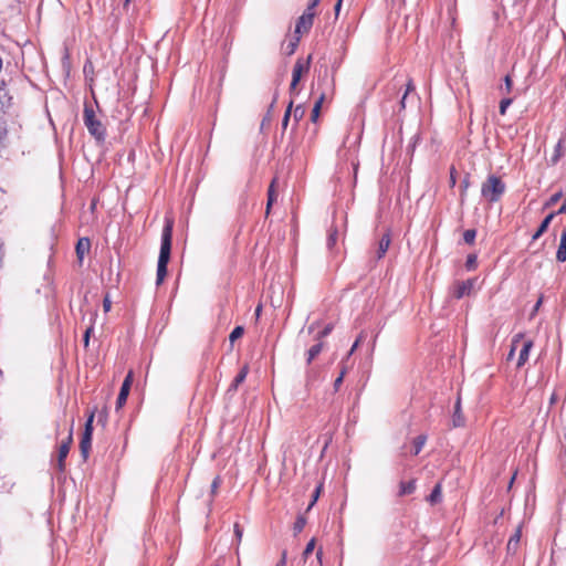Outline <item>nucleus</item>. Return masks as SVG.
<instances>
[{
    "instance_id": "nucleus-1",
    "label": "nucleus",
    "mask_w": 566,
    "mask_h": 566,
    "mask_svg": "<svg viewBox=\"0 0 566 566\" xmlns=\"http://www.w3.org/2000/svg\"><path fill=\"white\" fill-rule=\"evenodd\" d=\"M172 227L174 221L171 219H167L161 233V244L157 264V285L161 284L167 275V264L169 262L171 251Z\"/></svg>"
},
{
    "instance_id": "nucleus-2",
    "label": "nucleus",
    "mask_w": 566,
    "mask_h": 566,
    "mask_svg": "<svg viewBox=\"0 0 566 566\" xmlns=\"http://www.w3.org/2000/svg\"><path fill=\"white\" fill-rule=\"evenodd\" d=\"M504 192L505 184L494 175L489 176L481 187L482 197L490 202L499 201Z\"/></svg>"
},
{
    "instance_id": "nucleus-3",
    "label": "nucleus",
    "mask_w": 566,
    "mask_h": 566,
    "mask_svg": "<svg viewBox=\"0 0 566 566\" xmlns=\"http://www.w3.org/2000/svg\"><path fill=\"white\" fill-rule=\"evenodd\" d=\"M83 120L90 134L97 140L105 138V127L99 119L96 118L95 112L92 106L85 105L83 112Z\"/></svg>"
},
{
    "instance_id": "nucleus-4",
    "label": "nucleus",
    "mask_w": 566,
    "mask_h": 566,
    "mask_svg": "<svg viewBox=\"0 0 566 566\" xmlns=\"http://www.w3.org/2000/svg\"><path fill=\"white\" fill-rule=\"evenodd\" d=\"M312 61V55H308L306 60L297 59L293 72H292V82L290 85V91L293 93L301 81V77L304 73L310 71V65Z\"/></svg>"
},
{
    "instance_id": "nucleus-5",
    "label": "nucleus",
    "mask_w": 566,
    "mask_h": 566,
    "mask_svg": "<svg viewBox=\"0 0 566 566\" xmlns=\"http://www.w3.org/2000/svg\"><path fill=\"white\" fill-rule=\"evenodd\" d=\"M314 15V11H311L308 9L304 11V13L298 18L295 27V33L297 35H301L310 31V29L313 25Z\"/></svg>"
},
{
    "instance_id": "nucleus-6",
    "label": "nucleus",
    "mask_w": 566,
    "mask_h": 566,
    "mask_svg": "<svg viewBox=\"0 0 566 566\" xmlns=\"http://www.w3.org/2000/svg\"><path fill=\"white\" fill-rule=\"evenodd\" d=\"M133 379H134L133 371L130 370L122 384L120 391L118 394L117 401H116L117 409L122 408L125 405L127 397L129 395Z\"/></svg>"
},
{
    "instance_id": "nucleus-7",
    "label": "nucleus",
    "mask_w": 566,
    "mask_h": 566,
    "mask_svg": "<svg viewBox=\"0 0 566 566\" xmlns=\"http://www.w3.org/2000/svg\"><path fill=\"white\" fill-rule=\"evenodd\" d=\"M72 441H73V439H72V430H71L66 440L63 441L59 448L57 467H59V470H61V471L64 469V462L70 452Z\"/></svg>"
},
{
    "instance_id": "nucleus-8",
    "label": "nucleus",
    "mask_w": 566,
    "mask_h": 566,
    "mask_svg": "<svg viewBox=\"0 0 566 566\" xmlns=\"http://www.w3.org/2000/svg\"><path fill=\"white\" fill-rule=\"evenodd\" d=\"M475 282V279H470L461 283H458L453 292L454 297L462 298L465 295H470L472 290L474 289Z\"/></svg>"
},
{
    "instance_id": "nucleus-9",
    "label": "nucleus",
    "mask_w": 566,
    "mask_h": 566,
    "mask_svg": "<svg viewBox=\"0 0 566 566\" xmlns=\"http://www.w3.org/2000/svg\"><path fill=\"white\" fill-rule=\"evenodd\" d=\"M532 347H533L532 339H524L522 342L520 354H518V359H517V364H516L517 368H521L522 366L525 365V363L528 359L530 352H531Z\"/></svg>"
},
{
    "instance_id": "nucleus-10",
    "label": "nucleus",
    "mask_w": 566,
    "mask_h": 566,
    "mask_svg": "<svg viewBox=\"0 0 566 566\" xmlns=\"http://www.w3.org/2000/svg\"><path fill=\"white\" fill-rule=\"evenodd\" d=\"M91 249V241L87 238H81L76 243V256L78 261L82 263L84 256L86 253L90 252Z\"/></svg>"
},
{
    "instance_id": "nucleus-11",
    "label": "nucleus",
    "mask_w": 566,
    "mask_h": 566,
    "mask_svg": "<svg viewBox=\"0 0 566 566\" xmlns=\"http://www.w3.org/2000/svg\"><path fill=\"white\" fill-rule=\"evenodd\" d=\"M391 238L389 232H385L378 242L377 259H381L390 245Z\"/></svg>"
},
{
    "instance_id": "nucleus-12",
    "label": "nucleus",
    "mask_w": 566,
    "mask_h": 566,
    "mask_svg": "<svg viewBox=\"0 0 566 566\" xmlns=\"http://www.w3.org/2000/svg\"><path fill=\"white\" fill-rule=\"evenodd\" d=\"M522 536V530L521 526H518L513 535H511L509 542H507V551L511 553H515L518 548V544Z\"/></svg>"
},
{
    "instance_id": "nucleus-13",
    "label": "nucleus",
    "mask_w": 566,
    "mask_h": 566,
    "mask_svg": "<svg viewBox=\"0 0 566 566\" xmlns=\"http://www.w3.org/2000/svg\"><path fill=\"white\" fill-rule=\"evenodd\" d=\"M556 259L558 262L566 261V228L562 231L559 247L556 252Z\"/></svg>"
},
{
    "instance_id": "nucleus-14",
    "label": "nucleus",
    "mask_w": 566,
    "mask_h": 566,
    "mask_svg": "<svg viewBox=\"0 0 566 566\" xmlns=\"http://www.w3.org/2000/svg\"><path fill=\"white\" fill-rule=\"evenodd\" d=\"M248 373H249V367L245 365L241 368L239 374L233 379V382L231 384L229 391H231V390L235 391L238 389V387L245 380Z\"/></svg>"
},
{
    "instance_id": "nucleus-15",
    "label": "nucleus",
    "mask_w": 566,
    "mask_h": 566,
    "mask_svg": "<svg viewBox=\"0 0 566 566\" xmlns=\"http://www.w3.org/2000/svg\"><path fill=\"white\" fill-rule=\"evenodd\" d=\"M91 446H92V437H90L88 434H83L81 442H80V450H81V454L84 460H86L88 458Z\"/></svg>"
},
{
    "instance_id": "nucleus-16",
    "label": "nucleus",
    "mask_w": 566,
    "mask_h": 566,
    "mask_svg": "<svg viewBox=\"0 0 566 566\" xmlns=\"http://www.w3.org/2000/svg\"><path fill=\"white\" fill-rule=\"evenodd\" d=\"M12 97L4 87H0V112H6L11 106Z\"/></svg>"
},
{
    "instance_id": "nucleus-17",
    "label": "nucleus",
    "mask_w": 566,
    "mask_h": 566,
    "mask_svg": "<svg viewBox=\"0 0 566 566\" xmlns=\"http://www.w3.org/2000/svg\"><path fill=\"white\" fill-rule=\"evenodd\" d=\"M453 426L454 427H461L464 424V418L461 413V400L460 397H458L455 406H454V413L452 417Z\"/></svg>"
},
{
    "instance_id": "nucleus-18",
    "label": "nucleus",
    "mask_w": 566,
    "mask_h": 566,
    "mask_svg": "<svg viewBox=\"0 0 566 566\" xmlns=\"http://www.w3.org/2000/svg\"><path fill=\"white\" fill-rule=\"evenodd\" d=\"M557 212H552L542 221L539 228L533 235V240H537L547 230L549 223L552 222Z\"/></svg>"
},
{
    "instance_id": "nucleus-19",
    "label": "nucleus",
    "mask_w": 566,
    "mask_h": 566,
    "mask_svg": "<svg viewBox=\"0 0 566 566\" xmlns=\"http://www.w3.org/2000/svg\"><path fill=\"white\" fill-rule=\"evenodd\" d=\"M323 342H318L317 344L313 345L308 350H307V358H306V363L307 364H311L318 355L319 353L322 352L323 349Z\"/></svg>"
},
{
    "instance_id": "nucleus-20",
    "label": "nucleus",
    "mask_w": 566,
    "mask_h": 566,
    "mask_svg": "<svg viewBox=\"0 0 566 566\" xmlns=\"http://www.w3.org/2000/svg\"><path fill=\"white\" fill-rule=\"evenodd\" d=\"M415 490H416V481L415 480H411L409 482H401L399 495L403 496V495L411 494V493H413Z\"/></svg>"
},
{
    "instance_id": "nucleus-21",
    "label": "nucleus",
    "mask_w": 566,
    "mask_h": 566,
    "mask_svg": "<svg viewBox=\"0 0 566 566\" xmlns=\"http://www.w3.org/2000/svg\"><path fill=\"white\" fill-rule=\"evenodd\" d=\"M428 501L432 505L441 501V485L439 483L433 488L432 492L428 496Z\"/></svg>"
},
{
    "instance_id": "nucleus-22",
    "label": "nucleus",
    "mask_w": 566,
    "mask_h": 566,
    "mask_svg": "<svg viewBox=\"0 0 566 566\" xmlns=\"http://www.w3.org/2000/svg\"><path fill=\"white\" fill-rule=\"evenodd\" d=\"M427 441V437L424 434H420L418 436L415 440H413V450H412V453L415 455L419 454L421 449L423 448L424 443Z\"/></svg>"
},
{
    "instance_id": "nucleus-23",
    "label": "nucleus",
    "mask_w": 566,
    "mask_h": 566,
    "mask_svg": "<svg viewBox=\"0 0 566 566\" xmlns=\"http://www.w3.org/2000/svg\"><path fill=\"white\" fill-rule=\"evenodd\" d=\"M564 151H563V140H559L556 146H555V149H554V154L553 156L551 157V164L552 165H556L557 161L560 159V157L563 156Z\"/></svg>"
},
{
    "instance_id": "nucleus-24",
    "label": "nucleus",
    "mask_w": 566,
    "mask_h": 566,
    "mask_svg": "<svg viewBox=\"0 0 566 566\" xmlns=\"http://www.w3.org/2000/svg\"><path fill=\"white\" fill-rule=\"evenodd\" d=\"M274 182H275V180L272 181V184L270 185L269 190H268L266 213L270 212V208L276 199V193L274 191Z\"/></svg>"
},
{
    "instance_id": "nucleus-25",
    "label": "nucleus",
    "mask_w": 566,
    "mask_h": 566,
    "mask_svg": "<svg viewBox=\"0 0 566 566\" xmlns=\"http://www.w3.org/2000/svg\"><path fill=\"white\" fill-rule=\"evenodd\" d=\"M305 525H306V518L302 515L297 516V518L294 523V526H293L294 534L297 535L298 533H301L303 531V528L305 527Z\"/></svg>"
},
{
    "instance_id": "nucleus-26",
    "label": "nucleus",
    "mask_w": 566,
    "mask_h": 566,
    "mask_svg": "<svg viewBox=\"0 0 566 566\" xmlns=\"http://www.w3.org/2000/svg\"><path fill=\"white\" fill-rule=\"evenodd\" d=\"M244 333V328L242 326H237L230 334L229 340L233 344L237 339H239Z\"/></svg>"
},
{
    "instance_id": "nucleus-27",
    "label": "nucleus",
    "mask_w": 566,
    "mask_h": 566,
    "mask_svg": "<svg viewBox=\"0 0 566 566\" xmlns=\"http://www.w3.org/2000/svg\"><path fill=\"white\" fill-rule=\"evenodd\" d=\"M323 99H324V94L321 95V97L318 98V101L314 104V107L312 109V120H316L318 115H319V109H321V106H322V103H323Z\"/></svg>"
},
{
    "instance_id": "nucleus-28",
    "label": "nucleus",
    "mask_w": 566,
    "mask_h": 566,
    "mask_svg": "<svg viewBox=\"0 0 566 566\" xmlns=\"http://www.w3.org/2000/svg\"><path fill=\"white\" fill-rule=\"evenodd\" d=\"M93 421H94V412H91V415L88 416V418L86 420L83 434H88L90 437H92V434H93Z\"/></svg>"
},
{
    "instance_id": "nucleus-29",
    "label": "nucleus",
    "mask_w": 566,
    "mask_h": 566,
    "mask_svg": "<svg viewBox=\"0 0 566 566\" xmlns=\"http://www.w3.org/2000/svg\"><path fill=\"white\" fill-rule=\"evenodd\" d=\"M523 340H524V334H522V333L516 334L512 339V344H511L512 352H515L520 347V345H522Z\"/></svg>"
},
{
    "instance_id": "nucleus-30",
    "label": "nucleus",
    "mask_w": 566,
    "mask_h": 566,
    "mask_svg": "<svg viewBox=\"0 0 566 566\" xmlns=\"http://www.w3.org/2000/svg\"><path fill=\"white\" fill-rule=\"evenodd\" d=\"M476 232L473 229H469L463 233V240L468 244H472L475 240Z\"/></svg>"
},
{
    "instance_id": "nucleus-31",
    "label": "nucleus",
    "mask_w": 566,
    "mask_h": 566,
    "mask_svg": "<svg viewBox=\"0 0 566 566\" xmlns=\"http://www.w3.org/2000/svg\"><path fill=\"white\" fill-rule=\"evenodd\" d=\"M563 197V192L562 191H558L556 193H554L549 199L548 201L545 203V208H548V207H552L554 205H556Z\"/></svg>"
},
{
    "instance_id": "nucleus-32",
    "label": "nucleus",
    "mask_w": 566,
    "mask_h": 566,
    "mask_svg": "<svg viewBox=\"0 0 566 566\" xmlns=\"http://www.w3.org/2000/svg\"><path fill=\"white\" fill-rule=\"evenodd\" d=\"M315 538H312L307 544H306V547L303 552V557L306 559L312 553L313 551L315 549Z\"/></svg>"
},
{
    "instance_id": "nucleus-33",
    "label": "nucleus",
    "mask_w": 566,
    "mask_h": 566,
    "mask_svg": "<svg viewBox=\"0 0 566 566\" xmlns=\"http://www.w3.org/2000/svg\"><path fill=\"white\" fill-rule=\"evenodd\" d=\"M305 114V109L303 106L298 105L294 108V112H293V117H294V120L297 123L300 122L303 116Z\"/></svg>"
},
{
    "instance_id": "nucleus-34",
    "label": "nucleus",
    "mask_w": 566,
    "mask_h": 566,
    "mask_svg": "<svg viewBox=\"0 0 566 566\" xmlns=\"http://www.w3.org/2000/svg\"><path fill=\"white\" fill-rule=\"evenodd\" d=\"M298 42H300V35L295 36V39H294V40H292V41L287 44V46H286V49H287V54H293V53L295 52V50H296V48H297Z\"/></svg>"
},
{
    "instance_id": "nucleus-35",
    "label": "nucleus",
    "mask_w": 566,
    "mask_h": 566,
    "mask_svg": "<svg viewBox=\"0 0 566 566\" xmlns=\"http://www.w3.org/2000/svg\"><path fill=\"white\" fill-rule=\"evenodd\" d=\"M233 532H234V537L238 542V545L240 544L241 539H242V536H243V530L241 528V526L239 525V523H235L234 526H233Z\"/></svg>"
},
{
    "instance_id": "nucleus-36",
    "label": "nucleus",
    "mask_w": 566,
    "mask_h": 566,
    "mask_svg": "<svg viewBox=\"0 0 566 566\" xmlns=\"http://www.w3.org/2000/svg\"><path fill=\"white\" fill-rule=\"evenodd\" d=\"M413 90H415L413 83H412V81H411V80H409V81H408V83H407L406 92H405V94H403V96H402V98H401V102H400V104H401V107H402V108L405 107V101H406L407 95H408L410 92H412Z\"/></svg>"
},
{
    "instance_id": "nucleus-37",
    "label": "nucleus",
    "mask_w": 566,
    "mask_h": 566,
    "mask_svg": "<svg viewBox=\"0 0 566 566\" xmlns=\"http://www.w3.org/2000/svg\"><path fill=\"white\" fill-rule=\"evenodd\" d=\"M512 102H513L512 98H503L500 102V113L502 115H504L506 113V108L512 104Z\"/></svg>"
},
{
    "instance_id": "nucleus-38",
    "label": "nucleus",
    "mask_w": 566,
    "mask_h": 566,
    "mask_svg": "<svg viewBox=\"0 0 566 566\" xmlns=\"http://www.w3.org/2000/svg\"><path fill=\"white\" fill-rule=\"evenodd\" d=\"M221 485V479L220 476H216L211 483V494L214 495Z\"/></svg>"
},
{
    "instance_id": "nucleus-39",
    "label": "nucleus",
    "mask_w": 566,
    "mask_h": 566,
    "mask_svg": "<svg viewBox=\"0 0 566 566\" xmlns=\"http://www.w3.org/2000/svg\"><path fill=\"white\" fill-rule=\"evenodd\" d=\"M512 85H513V83H512L511 76L506 75L504 78V88H505L506 93L511 92Z\"/></svg>"
},
{
    "instance_id": "nucleus-40",
    "label": "nucleus",
    "mask_w": 566,
    "mask_h": 566,
    "mask_svg": "<svg viewBox=\"0 0 566 566\" xmlns=\"http://www.w3.org/2000/svg\"><path fill=\"white\" fill-rule=\"evenodd\" d=\"M319 492H321V486L316 488V490L314 491L313 493V500L312 502L310 503L307 510H311L312 506L315 504V502L317 501L318 496H319Z\"/></svg>"
},
{
    "instance_id": "nucleus-41",
    "label": "nucleus",
    "mask_w": 566,
    "mask_h": 566,
    "mask_svg": "<svg viewBox=\"0 0 566 566\" xmlns=\"http://www.w3.org/2000/svg\"><path fill=\"white\" fill-rule=\"evenodd\" d=\"M332 329H333L332 325L325 326L324 329L322 332H319L318 338L326 337L332 332Z\"/></svg>"
},
{
    "instance_id": "nucleus-42",
    "label": "nucleus",
    "mask_w": 566,
    "mask_h": 566,
    "mask_svg": "<svg viewBox=\"0 0 566 566\" xmlns=\"http://www.w3.org/2000/svg\"><path fill=\"white\" fill-rule=\"evenodd\" d=\"M103 307H104L105 312H108L112 307V302H111L108 295H106L103 300Z\"/></svg>"
},
{
    "instance_id": "nucleus-43",
    "label": "nucleus",
    "mask_w": 566,
    "mask_h": 566,
    "mask_svg": "<svg viewBox=\"0 0 566 566\" xmlns=\"http://www.w3.org/2000/svg\"><path fill=\"white\" fill-rule=\"evenodd\" d=\"M343 375H339L334 381V389L337 391L343 382Z\"/></svg>"
},
{
    "instance_id": "nucleus-44",
    "label": "nucleus",
    "mask_w": 566,
    "mask_h": 566,
    "mask_svg": "<svg viewBox=\"0 0 566 566\" xmlns=\"http://www.w3.org/2000/svg\"><path fill=\"white\" fill-rule=\"evenodd\" d=\"M542 303H543V296H541V297L538 298V301L536 302V304L534 305V308H533L532 315H534V314L539 310V307H541Z\"/></svg>"
},
{
    "instance_id": "nucleus-45",
    "label": "nucleus",
    "mask_w": 566,
    "mask_h": 566,
    "mask_svg": "<svg viewBox=\"0 0 566 566\" xmlns=\"http://www.w3.org/2000/svg\"><path fill=\"white\" fill-rule=\"evenodd\" d=\"M285 565H286V552H283L282 557L279 560V563L276 564V566H285Z\"/></svg>"
},
{
    "instance_id": "nucleus-46",
    "label": "nucleus",
    "mask_w": 566,
    "mask_h": 566,
    "mask_svg": "<svg viewBox=\"0 0 566 566\" xmlns=\"http://www.w3.org/2000/svg\"><path fill=\"white\" fill-rule=\"evenodd\" d=\"M319 1H321V0H312V1L308 3V6H307V8H306V9H308V10L313 11V10H314V8L319 3Z\"/></svg>"
},
{
    "instance_id": "nucleus-47",
    "label": "nucleus",
    "mask_w": 566,
    "mask_h": 566,
    "mask_svg": "<svg viewBox=\"0 0 566 566\" xmlns=\"http://www.w3.org/2000/svg\"><path fill=\"white\" fill-rule=\"evenodd\" d=\"M336 242V233H332L328 238V247H333Z\"/></svg>"
},
{
    "instance_id": "nucleus-48",
    "label": "nucleus",
    "mask_w": 566,
    "mask_h": 566,
    "mask_svg": "<svg viewBox=\"0 0 566 566\" xmlns=\"http://www.w3.org/2000/svg\"><path fill=\"white\" fill-rule=\"evenodd\" d=\"M92 328H87L85 334H84V344L85 346L88 345V339H90V333H91Z\"/></svg>"
},
{
    "instance_id": "nucleus-49",
    "label": "nucleus",
    "mask_w": 566,
    "mask_h": 566,
    "mask_svg": "<svg viewBox=\"0 0 566 566\" xmlns=\"http://www.w3.org/2000/svg\"><path fill=\"white\" fill-rule=\"evenodd\" d=\"M342 2H343V0H337V2H336V4H335L334 10H335L336 15H338V13H339V11H340Z\"/></svg>"
},
{
    "instance_id": "nucleus-50",
    "label": "nucleus",
    "mask_w": 566,
    "mask_h": 566,
    "mask_svg": "<svg viewBox=\"0 0 566 566\" xmlns=\"http://www.w3.org/2000/svg\"><path fill=\"white\" fill-rule=\"evenodd\" d=\"M359 342H360V338H358V339L353 344V346H352V348H350V350H349V353H348V356H350V355L356 350V348L358 347Z\"/></svg>"
},
{
    "instance_id": "nucleus-51",
    "label": "nucleus",
    "mask_w": 566,
    "mask_h": 566,
    "mask_svg": "<svg viewBox=\"0 0 566 566\" xmlns=\"http://www.w3.org/2000/svg\"><path fill=\"white\" fill-rule=\"evenodd\" d=\"M292 107H293V102L291 101L289 106H287V108H286V111H285L284 116H287V117L291 116Z\"/></svg>"
},
{
    "instance_id": "nucleus-52",
    "label": "nucleus",
    "mask_w": 566,
    "mask_h": 566,
    "mask_svg": "<svg viewBox=\"0 0 566 566\" xmlns=\"http://www.w3.org/2000/svg\"><path fill=\"white\" fill-rule=\"evenodd\" d=\"M289 120H290V117L283 116V120H282V128L283 129H286V127L289 125Z\"/></svg>"
},
{
    "instance_id": "nucleus-53",
    "label": "nucleus",
    "mask_w": 566,
    "mask_h": 566,
    "mask_svg": "<svg viewBox=\"0 0 566 566\" xmlns=\"http://www.w3.org/2000/svg\"><path fill=\"white\" fill-rule=\"evenodd\" d=\"M557 213H566V201L562 205V207L558 209Z\"/></svg>"
},
{
    "instance_id": "nucleus-54",
    "label": "nucleus",
    "mask_w": 566,
    "mask_h": 566,
    "mask_svg": "<svg viewBox=\"0 0 566 566\" xmlns=\"http://www.w3.org/2000/svg\"><path fill=\"white\" fill-rule=\"evenodd\" d=\"M322 556H323V552H322V549L319 548V549L316 552V557H317V559H318V562H319V563H321V560H322Z\"/></svg>"
},
{
    "instance_id": "nucleus-55",
    "label": "nucleus",
    "mask_w": 566,
    "mask_h": 566,
    "mask_svg": "<svg viewBox=\"0 0 566 566\" xmlns=\"http://www.w3.org/2000/svg\"><path fill=\"white\" fill-rule=\"evenodd\" d=\"M261 311H262V307H261V305H259V306L255 308V316H256V317H259V316H260Z\"/></svg>"
},
{
    "instance_id": "nucleus-56",
    "label": "nucleus",
    "mask_w": 566,
    "mask_h": 566,
    "mask_svg": "<svg viewBox=\"0 0 566 566\" xmlns=\"http://www.w3.org/2000/svg\"><path fill=\"white\" fill-rule=\"evenodd\" d=\"M514 353H515V352H512V349H511V350H510V353H509L507 359H512V358H513V356H514Z\"/></svg>"
},
{
    "instance_id": "nucleus-57",
    "label": "nucleus",
    "mask_w": 566,
    "mask_h": 566,
    "mask_svg": "<svg viewBox=\"0 0 566 566\" xmlns=\"http://www.w3.org/2000/svg\"><path fill=\"white\" fill-rule=\"evenodd\" d=\"M462 186H463V191H464V190H467V188H468V186H469L468 181H467V180H464Z\"/></svg>"
},
{
    "instance_id": "nucleus-58",
    "label": "nucleus",
    "mask_w": 566,
    "mask_h": 566,
    "mask_svg": "<svg viewBox=\"0 0 566 566\" xmlns=\"http://www.w3.org/2000/svg\"><path fill=\"white\" fill-rule=\"evenodd\" d=\"M346 371H347V370H346V367H344V368L342 369V371H340V374H339V375H343V378H344V377H345V375H346Z\"/></svg>"
},
{
    "instance_id": "nucleus-59",
    "label": "nucleus",
    "mask_w": 566,
    "mask_h": 566,
    "mask_svg": "<svg viewBox=\"0 0 566 566\" xmlns=\"http://www.w3.org/2000/svg\"><path fill=\"white\" fill-rule=\"evenodd\" d=\"M473 262H474V259H473V258H469V260H468V264L470 265V264H471V263H473Z\"/></svg>"
},
{
    "instance_id": "nucleus-60",
    "label": "nucleus",
    "mask_w": 566,
    "mask_h": 566,
    "mask_svg": "<svg viewBox=\"0 0 566 566\" xmlns=\"http://www.w3.org/2000/svg\"><path fill=\"white\" fill-rule=\"evenodd\" d=\"M451 182H452V185H454V184H455V179H454V177H453V175H452V174H451Z\"/></svg>"
},
{
    "instance_id": "nucleus-61",
    "label": "nucleus",
    "mask_w": 566,
    "mask_h": 566,
    "mask_svg": "<svg viewBox=\"0 0 566 566\" xmlns=\"http://www.w3.org/2000/svg\"><path fill=\"white\" fill-rule=\"evenodd\" d=\"M130 0H125V4L129 3Z\"/></svg>"
}]
</instances>
